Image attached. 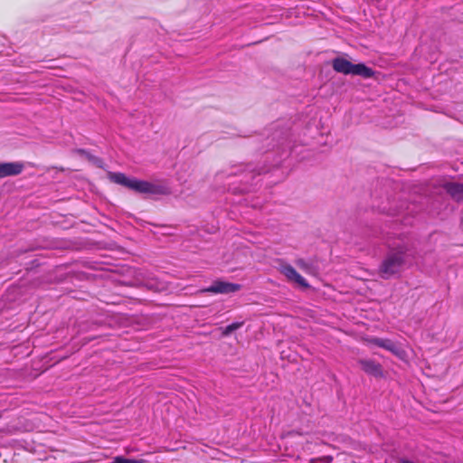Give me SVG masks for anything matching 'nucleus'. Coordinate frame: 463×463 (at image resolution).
Masks as SVG:
<instances>
[{"label": "nucleus", "instance_id": "7ed1b4c3", "mask_svg": "<svg viewBox=\"0 0 463 463\" xmlns=\"http://www.w3.org/2000/svg\"><path fill=\"white\" fill-rule=\"evenodd\" d=\"M241 288V286L240 284L223 280H215L210 287L203 288L201 292L211 294H229L239 291Z\"/></svg>", "mask_w": 463, "mask_h": 463}, {"label": "nucleus", "instance_id": "0eeeda50", "mask_svg": "<svg viewBox=\"0 0 463 463\" xmlns=\"http://www.w3.org/2000/svg\"><path fill=\"white\" fill-rule=\"evenodd\" d=\"M281 272L288 280L295 282L300 287L305 288H307L309 287L307 280L292 266H283L281 269Z\"/></svg>", "mask_w": 463, "mask_h": 463}, {"label": "nucleus", "instance_id": "20e7f679", "mask_svg": "<svg viewBox=\"0 0 463 463\" xmlns=\"http://www.w3.org/2000/svg\"><path fill=\"white\" fill-rule=\"evenodd\" d=\"M131 190L140 193V194H164V187L161 185H157L152 184L147 181L133 179L131 184Z\"/></svg>", "mask_w": 463, "mask_h": 463}, {"label": "nucleus", "instance_id": "39448f33", "mask_svg": "<svg viewBox=\"0 0 463 463\" xmlns=\"http://www.w3.org/2000/svg\"><path fill=\"white\" fill-rule=\"evenodd\" d=\"M24 169L22 162L0 163V178L20 175Z\"/></svg>", "mask_w": 463, "mask_h": 463}, {"label": "nucleus", "instance_id": "f8f14e48", "mask_svg": "<svg viewBox=\"0 0 463 463\" xmlns=\"http://www.w3.org/2000/svg\"><path fill=\"white\" fill-rule=\"evenodd\" d=\"M124 463H145V460L144 459H131V458H124Z\"/></svg>", "mask_w": 463, "mask_h": 463}, {"label": "nucleus", "instance_id": "423d86ee", "mask_svg": "<svg viewBox=\"0 0 463 463\" xmlns=\"http://www.w3.org/2000/svg\"><path fill=\"white\" fill-rule=\"evenodd\" d=\"M358 363L362 370L367 374H371L375 377L383 376V367L379 363L371 359H361Z\"/></svg>", "mask_w": 463, "mask_h": 463}, {"label": "nucleus", "instance_id": "ddd939ff", "mask_svg": "<svg viewBox=\"0 0 463 463\" xmlns=\"http://www.w3.org/2000/svg\"><path fill=\"white\" fill-rule=\"evenodd\" d=\"M289 434L301 435V433H300V432H298V431H295V430H294V431L289 432Z\"/></svg>", "mask_w": 463, "mask_h": 463}, {"label": "nucleus", "instance_id": "9d476101", "mask_svg": "<svg viewBox=\"0 0 463 463\" xmlns=\"http://www.w3.org/2000/svg\"><path fill=\"white\" fill-rule=\"evenodd\" d=\"M372 343L392 353H395L397 350L396 345L390 339L373 338Z\"/></svg>", "mask_w": 463, "mask_h": 463}, {"label": "nucleus", "instance_id": "f03ea898", "mask_svg": "<svg viewBox=\"0 0 463 463\" xmlns=\"http://www.w3.org/2000/svg\"><path fill=\"white\" fill-rule=\"evenodd\" d=\"M405 263L404 252L402 250L390 252L380 266L379 274L382 279H388L401 271Z\"/></svg>", "mask_w": 463, "mask_h": 463}, {"label": "nucleus", "instance_id": "9b49d317", "mask_svg": "<svg viewBox=\"0 0 463 463\" xmlns=\"http://www.w3.org/2000/svg\"><path fill=\"white\" fill-rule=\"evenodd\" d=\"M244 322H234L231 325H228L226 327L222 329V335L223 336L230 335L233 331L241 328L243 326Z\"/></svg>", "mask_w": 463, "mask_h": 463}, {"label": "nucleus", "instance_id": "6e6552de", "mask_svg": "<svg viewBox=\"0 0 463 463\" xmlns=\"http://www.w3.org/2000/svg\"><path fill=\"white\" fill-rule=\"evenodd\" d=\"M444 189L455 201H463V184L456 182L446 183Z\"/></svg>", "mask_w": 463, "mask_h": 463}, {"label": "nucleus", "instance_id": "1a4fd4ad", "mask_svg": "<svg viewBox=\"0 0 463 463\" xmlns=\"http://www.w3.org/2000/svg\"><path fill=\"white\" fill-rule=\"evenodd\" d=\"M109 179L118 184L123 185L128 189L131 187L132 180L128 178L125 174L123 173H109Z\"/></svg>", "mask_w": 463, "mask_h": 463}, {"label": "nucleus", "instance_id": "f257e3e1", "mask_svg": "<svg viewBox=\"0 0 463 463\" xmlns=\"http://www.w3.org/2000/svg\"><path fill=\"white\" fill-rule=\"evenodd\" d=\"M332 67L335 71L345 75H358L364 79L373 77L374 71L372 68L364 63L353 64L343 57H336L332 60Z\"/></svg>", "mask_w": 463, "mask_h": 463}]
</instances>
